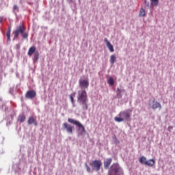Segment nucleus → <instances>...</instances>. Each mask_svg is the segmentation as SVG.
<instances>
[{
	"mask_svg": "<svg viewBox=\"0 0 175 175\" xmlns=\"http://www.w3.org/2000/svg\"><path fill=\"white\" fill-rule=\"evenodd\" d=\"M25 120H27V116L24 113H22L18 116L17 121L18 122L23 123L25 121Z\"/></svg>",
	"mask_w": 175,
	"mask_h": 175,
	"instance_id": "ddd939ff",
	"label": "nucleus"
},
{
	"mask_svg": "<svg viewBox=\"0 0 175 175\" xmlns=\"http://www.w3.org/2000/svg\"><path fill=\"white\" fill-rule=\"evenodd\" d=\"M63 127L64 128V129H66V132L68 133L70 135H72V133H73V129H75V127H73L70 124L64 123Z\"/></svg>",
	"mask_w": 175,
	"mask_h": 175,
	"instance_id": "6e6552de",
	"label": "nucleus"
},
{
	"mask_svg": "<svg viewBox=\"0 0 175 175\" xmlns=\"http://www.w3.org/2000/svg\"><path fill=\"white\" fill-rule=\"evenodd\" d=\"M116 55H111V57H110V64H111V65H113L114 64V62H116Z\"/></svg>",
	"mask_w": 175,
	"mask_h": 175,
	"instance_id": "aec40b11",
	"label": "nucleus"
},
{
	"mask_svg": "<svg viewBox=\"0 0 175 175\" xmlns=\"http://www.w3.org/2000/svg\"><path fill=\"white\" fill-rule=\"evenodd\" d=\"M139 17H146V10H144V8L140 9Z\"/></svg>",
	"mask_w": 175,
	"mask_h": 175,
	"instance_id": "6ab92c4d",
	"label": "nucleus"
},
{
	"mask_svg": "<svg viewBox=\"0 0 175 175\" xmlns=\"http://www.w3.org/2000/svg\"><path fill=\"white\" fill-rule=\"evenodd\" d=\"M33 59L34 61H38L39 59V52H36L33 55Z\"/></svg>",
	"mask_w": 175,
	"mask_h": 175,
	"instance_id": "412c9836",
	"label": "nucleus"
},
{
	"mask_svg": "<svg viewBox=\"0 0 175 175\" xmlns=\"http://www.w3.org/2000/svg\"><path fill=\"white\" fill-rule=\"evenodd\" d=\"M124 92H125L124 90H121L120 88H117L116 96L118 98V99H121V98H122V94L121 93Z\"/></svg>",
	"mask_w": 175,
	"mask_h": 175,
	"instance_id": "dca6fc26",
	"label": "nucleus"
},
{
	"mask_svg": "<svg viewBox=\"0 0 175 175\" xmlns=\"http://www.w3.org/2000/svg\"><path fill=\"white\" fill-rule=\"evenodd\" d=\"M14 13H18V6L17 5H14L13 6Z\"/></svg>",
	"mask_w": 175,
	"mask_h": 175,
	"instance_id": "b1692460",
	"label": "nucleus"
},
{
	"mask_svg": "<svg viewBox=\"0 0 175 175\" xmlns=\"http://www.w3.org/2000/svg\"><path fill=\"white\" fill-rule=\"evenodd\" d=\"M25 31H27V29L24 25H19L12 32V35H14V39H17L20 35H21L23 39H28L29 34L28 32H25Z\"/></svg>",
	"mask_w": 175,
	"mask_h": 175,
	"instance_id": "f03ea898",
	"label": "nucleus"
},
{
	"mask_svg": "<svg viewBox=\"0 0 175 175\" xmlns=\"http://www.w3.org/2000/svg\"><path fill=\"white\" fill-rule=\"evenodd\" d=\"M144 3H145V5H146L147 7L150 6V2H148V1L145 0Z\"/></svg>",
	"mask_w": 175,
	"mask_h": 175,
	"instance_id": "bb28decb",
	"label": "nucleus"
},
{
	"mask_svg": "<svg viewBox=\"0 0 175 175\" xmlns=\"http://www.w3.org/2000/svg\"><path fill=\"white\" fill-rule=\"evenodd\" d=\"M8 31H10V32H11V29H10V27L8 29Z\"/></svg>",
	"mask_w": 175,
	"mask_h": 175,
	"instance_id": "7c9ffc66",
	"label": "nucleus"
},
{
	"mask_svg": "<svg viewBox=\"0 0 175 175\" xmlns=\"http://www.w3.org/2000/svg\"><path fill=\"white\" fill-rule=\"evenodd\" d=\"M85 166L86 167V170L88 173H91V167H90V165L87 164V163H85Z\"/></svg>",
	"mask_w": 175,
	"mask_h": 175,
	"instance_id": "393cba45",
	"label": "nucleus"
},
{
	"mask_svg": "<svg viewBox=\"0 0 175 175\" xmlns=\"http://www.w3.org/2000/svg\"><path fill=\"white\" fill-rule=\"evenodd\" d=\"M28 125H35V126H38V122H36V119L33 116H30L27 120Z\"/></svg>",
	"mask_w": 175,
	"mask_h": 175,
	"instance_id": "9b49d317",
	"label": "nucleus"
},
{
	"mask_svg": "<svg viewBox=\"0 0 175 175\" xmlns=\"http://www.w3.org/2000/svg\"><path fill=\"white\" fill-rule=\"evenodd\" d=\"M35 51H36V46L30 47L27 52V55H29V57H31V55H33V53H35Z\"/></svg>",
	"mask_w": 175,
	"mask_h": 175,
	"instance_id": "2eb2a0df",
	"label": "nucleus"
},
{
	"mask_svg": "<svg viewBox=\"0 0 175 175\" xmlns=\"http://www.w3.org/2000/svg\"><path fill=\"white\" fill-rule=\"evenodd\" d=\"M169 129H173V126H170L168 127V131H169Z\"/></svg>",
	"mask_w": 175,
	"mask_h": 175,
	"instance_id": "c756f323",
	"label": "nucleus"
},
{
	"mask_svg": "<svg viewBox=\"0 0 175 175\" xmlns=\"http://www.w3.org/2000/svg\"><path fill=\"white\" fill-rule=\"evenodd\" d=\"M109 175H124V170L118 164H113L111 167Z\"/></svg>",
	"mask_w": 175,
	"mask_h": 175,
	"instance_id": "20e7f679",
	"label": "nucleus"
},
{
	"mask_svg": "<svg viewBox=\"0 0 175 175\" xmlns=\"http://www.w3.org/2000/svg\"><path fill=\"white\" fill-rule=\"evenodd\" d=\"M139 163H142V165H146V162H147V158L145 157H141L139 159Z\"/></svg>",
	"mask_w": 175,
	"mask_h": 175,
	"instance_id": "a211bd4d",
	"label": "nucleus"
},
{
	"mask_svg": "<svg viewBox=\"0 0 175 175\" xmlns=\"http://www.w3.org/2000/svg\"><path fill=\"white\" fill-rule=\"evenodd\" d=\"M104 42L106 44V46H107V49L109 50V51H111V53H113L114 46H113L111 43H110V41L109 40H107V38H105L104 39Z\"/></svg>",
	"mask_w": 175,
	"mask_h": 175,
	"instance_id": "9d476101",
	"label": "nucleus"
},
{
	"mask_svg": "<svg viewBox=\"0 0 175 175\" xmlns=\"http://www.w3.org/2000/svg\"><path fill=\"white\" fill-rule=\"evenodd\" d=\"M2 21H3V18L0 17V23H2Z\"/></svg>",
	"mask_w": 175,
	"mask_h": 175,
	"instance_id": "c85d7f7f",
	"label": "nucleus"
},
{
	"mask_svg": "<svg viewBox=\"0 0 175 175\" xmlns=\"http://www.w3.org/2000/svg\"><path fill=\"white\" fill-rule=\"evenodd\" d=\"M20 47H21L20 44H17L16 45V49L17 50H20Z\"/></svg>",
	"mask_w": 175,
	"mask_h": 175,
	"instance_id": "cd10ccee",
	"label": "nucleus"
},
{
	"mask_svg": "<svg viewBox=\"0 0 175 175\" xmlns=\"http://www.w3.org/2000/svg\"><path fill=\"white\" fill-rule=\"evenodd\" d=\"M145 165H146V166H149V167H152V166L155 165V160L154 159H150L146 161Z\"/></svg>",
	"mask_w": 175,
	"mask_h": 175,
	"instance_id": "4468645a",
	"label": "nucleus"
},
{
	"mask_svg": "<svg viewBox=\"0 0 175 175\" xmlns=\"http://www.w3.org/2000/svg\"><path fill=\"white\" fill-rule=\"evenodd\" d=\"M68 122L70 124H73V125H77V126L79 127V129H81V135H83V133H85V128L78 120H76L72 119V118H68Z\"/></svg>",
	"mask_w": 175,
	"mask_h": 175,
	"instance_id": "39448f33",
	"label": "nucleus"
},
{
	"mask_svg": "<svg viewBox=\"0 0 175 175\" xmlns=\"http://www.w3.org/2000/svg\"><path fill=\"white\" fill-rule=\"evenodd\" d=\"M79 87L82 90L78 91L77 102L81 106L82 110H88V95L85 88L90 87V82L85 79L79 80Z\"/></svg>",
	"mask_w": 175,
	"mask_h": 175,
	"instance_id": "f257e3e1",
	"label": "nucleus"
},
{
	"mask_svg": "<svg viewBox=\"0 0 175 175\" xmlns=\"http://www.w3.org/2000/svg\"><path fill=\"white\" fill-rule=\"evenodd\" d=\"M8 40H10V31H8L6 33Z\"/></svg>",
	"mask_w": 175,
	"mask_h": 175,
	"instance_id": "a878e982",
	"label": "nucleus"
},
{
	"mask_svg": "<svg viewBox=\"0 0 175 175\" xmlns=\"http://www.w3.org/2000/svg\"><path fill=\"white\" fill-rule=\"evenodd\" d=\"M111 162H113V159L111 158L107 159L104 162V169H109V167H110V165H111Z\"/></svg>",
	"mask_w": 175,
	"mask_h": 175,
	"instance_id": "f8f14e48",
	"label": "nucleus"
},
{
	"mask_svg": "<svg viewBox=\"0 0 175 175\" xmlns=\"http://www.w3.org/2000/svg\"><path fill=\"white\" fill-rule=\"evenodd\" d=\"M132 116V110L126 109L119 113V117H115L114 120L116 122H122V121H131V116Z\"/></svg>",
	"mask_w": 175,
	"mask_h": 175,
	"instance_id": "7ed1b4c3",
	"label": "nucleus"
},
{
	"mask_svg": "<svg viewBox=\"0 0 175 175\" xmlns=\"http://www.w3.org/2000/svg\"><path fill=\"white\" fill-rule=\"evenodd\" d=\"M107 83L109 84V85H114V79H113V78H109Z\"/></svg>",
	"mask_w": 175,
	"mask_h": 175,
	"instance_id": "4be33fe9",
	"label": "nucleus"
},
{
	"mask_svg": "<svg viewBox=\"0 0 175 175\" xmlns=\"http://www.w3.org/2000/svg\"><path fill=\"white\" fill-rule=\"evenodd\" d=\"M90 165L94 172H99L100 167H102V161L100 160H94L90 163Z\"/></svg>",
	"mask_w": 175,
	"mask_h": 175,
	"instance_id": "423d86ee",
	"label": "nucleus"
},
{
	"mask_svg": "<svg viewBox=\"0 0 175 175\" xmlns=\"http://www.w3.org/2000/svg\"><path fill=\"white\" fill-rule=\"evenodd\" d=\"M36 96V92L35 90H29L25 94L27 99H33Z\"/></svg>",
	"mask_w": 175,
	"mask_h": 175,
	"instance_id": "1a4fd4ad",
	"label": "nucleus"
},
{
	"mask_svg": "<svg viewBox=\"0 0 175 175\" xmlns=\"http://www.w3.org/2000/svg\"><path fill=\"white\" fill-rule=\"evenodd\" d=\"M148 105L151 109H152V110H157V109L161 110L162 109V105L158 101H156L155 98L153 99L152 103L151 100H150Z\"/></svg>",
	"mask_w": 175,
	"mask_h": 175,
	"instance_id": "0eeeda50",
	"label": "nucleus"
},
{
	"mask_svg": "<svg viewBox=\"0 0 175 175\" xmlns=\"http://www.w3.org/2000/svg\"><path fill=\"white\" fill-rule=\"evenodd\" d=\"M75 95H76V92L73 93V94H70L69 95V98H70V99L71 100V103H72L73 107H75V106H76L75 105V98L73 97V96H75Z\"/></svg>",
	"mask_w": 175,
	"mask_h": 175,
	"instance_id": "f3484780",
	"label": "nucleus"
},
{
	"mask_svg": "<svg viewBox=\"0 0 175 175\" xmlns=\"http://www.w3.org/2000/svg\"><path fill=\"white\" fill-rule=\"evenodd\" d=\"M152 5H153V6H158V3H159V1L158 0H150Z\"/></svg>",
	"mask_w": 175,
	"mask_h": 175,
	"instance_id": "5701e85b",
	"label": "nucleus"
}]
</instances>
